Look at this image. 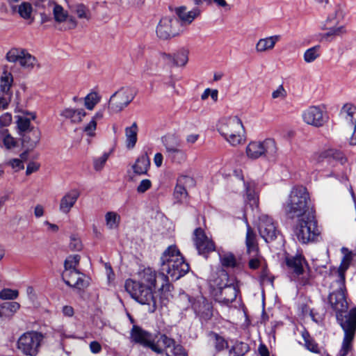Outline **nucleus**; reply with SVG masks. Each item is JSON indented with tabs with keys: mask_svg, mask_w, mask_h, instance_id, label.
Instances as JSON below:
<instances>
[{
	"mask_svg": "<svg viewBox=\"0 0 356 356\" xmlns=\"http://www.w3.org/2000/svg\"><path fill=\"white\" fill-rule=\"evenodd\" d=\"M174 198L179 203L184 202L188 195L187 191L184 186L176 185L174 191Z\"/></svg>",
	"mask_w": 356,
	"mask_h": 356,
	"instance_id": "a18cd8bd",
	"label": "nucleus"
},
{
	"mask_svg": "<svg viewBox=\"0 0 356 356\" xmlns=\"http://www.w3.org/2000/svg\"><path fill=\"white\" fill-rule=\"evenodd\" d=\"M217 129L220 134L232 146L245 141V129L241 120L236 116L221 119Z\"/></svg>",
	"mask_w": 356,
	"mask_h": 356,
	"instance_id": "423d86ee",
	"label": "nucleus"
},
{
	"mask_svg": "<svg viewBox=\"0 0 356 356\" xmlns=\"http://www.w3.org/2000/svg\"><path fill=\"white\" fill-rule=\"evenodd\" d=\"M257 229L261 237L266 243L275 240L279 233L276 222L266 214H261L259 217Z\"/></svg>",
	"mask_w": 356,
	"mask_h": 356,
	"instance_id": "dca6fc26",
	"label": "nucleus"
},
{
	"mask_svg": "<svg viewBox=\"0 0 356 356\" xmlns=\"http://www.w3.org/2000/svg\"><path fill=\"white\" fill-rule=\"evenodd\" d=\"M283 209L286 215L291 219L307 216L310 211H315L311 205L309 194L302 186H294L286 199Z\"/></svg>",
	"mask_w": 356,
	"mask_h": 356,
	"instance_id": "7ed1b4c3",
	"label": "nucleus"
},
{
	"mask_svg": "<svg viewBox=\"0 0 356 356\" xmlns=\"http://www.w3.org/2000/svg\"><path fill=\"white\" fill-rule=\"evenodd\" d=\"M82 245L79 239H72L70 243V248L74 250H80Z\"/></svg>",
	"mask_w": 356,
	"mask_h": 356,
	"instance_id": "774afa93",
	"label": "nucleus"
},
{
	"mask_svg": "<svg viewBox=\"0 0 356 356\" xmlns=\"http://www.w3.org/2000/svg\"><path fill=\"white\" fill-rule=\"evenodd\" d=\"M40 168V164L36 162H30L26 167V174L29 175L36 172Z\"/></svg>",
	"mask_w": 356,
	"mask_h": 356,
	"instance_id": "e2e57ef3",
	"label": "nucleus"
},
{
	"mask_svg": "<svg viewBox=\"0 0 356 356\" xmlns=\"http://www.w3.org/2000/svg\"><path fill=\"white\" fill-rule=\"evenodd\" d=\"M131 341L148 347L157 354L164 353L165 356H187L183 347L177 344L173 339L162 334L154 342L150 333L137 325H134L131 330Z\"/></svg>",
	"mask_w": 356,
	"mask_h": 356,
	"instance_id": "f03ea898",
	"label": "nucleus"
},
{
	"mask_svg": "<svg viewBox=\"0 0 356 356\" xmlns=\"http://www.w3.org/2000/svg\"><path fill=\"white\" fill-rule=\"evenodd\" d=\"M136 92L133 88H122L115 92L108 102V110L111 113H116L122 111L134 99Z\"/></svg>",
	"mask_w": 356,
	"mask_h": 356,
	"instance_id": "4468645a",
	"label": "nucleus"
},
{
	"mask_svg": "<svg viewBox=\"0 0 356 356\" xmlns=\"http://www.w3.org/2000/svg\"><path fill=\"white\" fill-rule=\"evenodd\" d=\"M0 138L2 140L3 146L7 149H11L17 145V140L8 133L6 129H1L0 130Z\"/></svg>",
	"mask_w": 356,
	"mask_h": 356,
	"instance_id": "4c0bfd02",
	"label": "nucleus"
},
{
	"mask_svg": "<svg viewBox=\"0 0 356 356\" xmlns=\"http://www.w3.org/2000/svg\"><path fill=\"white\" fill-rule=\"evenodd\" d=\"M163 58L177 66H184L188 60V51L186 49H181L173 56L170 54H163Z\"/></svg>",
	"mask_w": 356,
	"mask_h": 356,
	"instance_id": "2f4dec72",
	"label": "nucleus"
},
{
	"mask_svg": "<svg viewBox=\"0 0 356 356\" xmlns=\"http://www.w3.org/2000/svg\"><path fill=\"white\" fill-rule=\"evenodd\" d=\"M305 343L307 348L312 352L317 353L318 352V346L317 344L312 339L306 337L303 335Z\"/></svg>",
	"mask_w": 356,
	"mask_h": 356,
	"instance_id": "bf43d9fd",
	"label": "nucleus"
},
{
	"mask_svg": "<svg viewBox=\"0 0 356 356\" xmlns=\"http://www.w3.org/2000/svg\"><path fill=\"white\" fill-rule=\"evenodd\" d=\"M287 92L282 85H280L278 88L272 92L273 99H284L286 98Z\"/></svg>",
	"mask_w": 356,
	"mask_h": 356,
	"instance_id": "6e6d98bb",
	"label": "nucleus"
},
{
	"mask_svg": "<svg viewBox=\"0 0 356 356\" xmlns=\"http://www.w3.org/2000/svg\"><path fill=\"white\" fill-rule=\"evenodd\" d=\"M150 165V161L147 154L140 156L132 165L134 172L138 175H146Z\"/></svg>",
	"mask_w": 356,
	"mask_h": 356,
	"instance_id": "7c9ffc66",
	"label": "nucleus"
},
{
	"mask_svg": "<svg viewBox=\"0 0 356 356\" xmlns=\"http://www.w3.org/2000/svg\"><path fill=\"white\" fill-rule=\"evenodd\" d=\"M11 8L13 11H17L22 18L24 19L31 18L33 6L29 2L24 1L19 6H12Z\"/></svg>",
	"mask_w": 356,
	"mask_h": 356,
	"instance_id": "f704fd0d",
	"label": "nucleus"
},
{
	"mask_svg": "<svg viewBox=\"0 0 356 356\" xmlns=\"http://www.w3.org/2000/svg\"><path fill=\"white\" fill-rule=\"evenodd\" d=\"M280 35H275L270 37L259 39L256 44V51L262 53L272 50L275 44L280 40Z\"/></svg>",
	"mask_w": 356,
	"mask_h": 356,
	"instance_id": "c85d7f7f",
	"label": "nucleus"
},
{
	"mask_svg": "<svg viewBox=\"0 0 356 356\" xmlns=\"http://www.w3.org/2000/svg\"><path fill=\"white\" fill-rule=\"evenodd\" d=\"M86 113L83 108H66L60 112V115L66 120H70L73 124L81 122Z\"/></svg>",
	"mask_w": 356,
	"mask_h": 356,
	"instance_id": "cd10ccee",
	"label": "nucleus"
},
{
	"mask_svg": "<svg viewBox=\"0 0 356 356\" xmlns=\"http://www.w3.org/2000/svg\"><path fill=\"white\" fill-rule=\"evenodd\" d=\"M194 181L192 177L186 175H181L177 179V185L184 186V187L193 185Z\"/></svg>",
	"mask_w": 356,
	"mask_h": 356,
	"instance_id": "4d7b16f0",
	"label": "nucleus"
},
{
	"mask_svg": "<svg viewBox=\"0 0 356 356\" xmlns=\"http://www.w3.org/2000/svg\"><path fill=\"white\" fill-rule=\"evenodd\" d=\"M13 81V75L10 72L4 71L0 77V91L6 95H9Z\"/></svg>",
	"mask_w": 356,
	"mask_h": 356,
	"instance_id": "e433bc0d",
	"label": "nucleus"
},
{
	"mask_svg": "<svg viewBox=\"0 0 356 356\" xmlns=\"http://www.w3.org/2000/svg\"><path fill=\"white\" fill-rule=\"evenodd\" d=\"M214 340V346L218 352L221 351L228 347L227 341L223 337L218 334H215Z\"/></svg>",
	"mask_w": 356,
	"mask_h": 356,
	"instance_id": "3c124183",
	"label": "nucleus"
},
{
	"mask_svg": "<svg viewBox=\"0 0 356 356\" xmlns=\"http://www.w3.org/2000/svg\"><path fill=\"white\" fill-rule=\"evenodd\" d=\"M260 264H261V260L259 258L255 257V258H252L250 259L248 266H249L250 268L255 270L259 268V266H260Z\"/></svg>",
	"mask_w": 356,
	"mask_h": 356,
	"instance_id": "69168bd1",
	"label": "nucleus"
},
{
	"mask_svg": "<svg viewBox=\"0 0 356 356\" xmlns=\"http://www.w3.org/2000/svg\"><path fill=\"white\" fill-rule=\"evenodd\" d=\"M341 251L344 255L337 270L338 276L337 280H339V284L343 286V282H345V273L353 260V254L345 248H343Z\"/></svg>",
	"mask_w": 356,
	"mask_h": 356,
	"instance_id": "393cba45",
	"label": "nucleus"
},
{
	"mask_svg": "<svg viewBox=\"0 0 356 356\" xmlns=\"http://www.w3.org/2000/svg\"><path fill=\"white\" fill-rule=\"evenodd\" d=\"M62 277L67 285L78 289H83L88 285L85 275L77 270H64Z\"/></svg>",
	"mask_w": 356,
	"mask_h": 356,
	"instance_id": "6ab92c4d",
	"label": "nucleus"
},
{
	"mask_svg": "<svg viewBox=\"0 0 356 356\" xmlns=\"http://www.w3.org/2000/svg\"><path fill=\"white\" fill-rule=\"evenodd\" d=\"M245 243L247 246V251L249 254H253V257L256 256L257 254V245L256 243V236L253 232V230L251 229V227L249 226V225H247V233H246V240Z\"/></svg>",
	"mask_w": 356,
	"mask_h": 356,
	"instance_id": "72a5a7b5",
	"label": "nucleus"
},
{
	"mask_svg": "<svg viewBox=\"0 0 356 356\" xmlns=\"http://www.w3.org/2000/svg\"><path fill=\"white\" fill-rule=\"evenodd\" d=\"M165 149V156L172 163L181 164L187 159L186 150L182 148L180 140L175 135H169L162 138Z\"/></svg>",
	"mask_w": 356,
	"mask_h": 356,
	"instance_id": "9b49d317",
	"label": "nucleus"
},
{
	"mask_svg": "<svg viewBox=\"0 0 356 356\" xmlns=\"http://www.w3.org/2000/svg\"><path fill=\"white\" fill-rule=\"evenodd\" d=\"M12 121V116L10 113H6L0 116V124L2 127H7Z\"/></svg>",
	"mask_w": 356,
	"mask_h": 356,
	"instance_id": "052dcab7",
	"label": "nucleus"
},
{
	"mask_svg": "<svg viewBox=\"0 0 356 356\" xmlns=\"http://www.w3.org/2000/svg\"><path fill=\"white\" fill-rule=\"evenodd\" d=\"M90 349L92 353H98L102 350V346L97 341H92L90 344Z\"/></svg>",
	"mask_w": 356,
	"mask_h": 356,
	"instance_id": "338daca9",
	"label": "nucleus"
},
{
	"mask_svg": "<svg viewBox=\"0 0 356 356\" xmlns=\"http://www.w3.org/2000/svg\"><path fill=\"white\" fill-rule=\"evenodd\" d=\"M331 289L332 291L329 296V303L335 312L337 321L344 332L339 354V356H346L352 349L356 332V307L347 312L348 305L345 296V282H343V286H341L339 280H336L332 283Z\"/></svg>",
	"mask_w": 356,
	"mask_h": 356,
	"instance_id": "f257e3e1",
	"label": "nucleus"
},
{
	"mask_svg": "<svg viewBox=\"0 0 356 356\" xmlns=\"http://www.w3.org/2000/svg\"><path fill=\"white\" fill-rule=\"evenodd\" d=\"M120 219V216L115 211H108L105 214L106 225L109 229H118Z\"/></svg>",
	"mask_w": 356,
	"mask_h": 356,
	"instance_id": "58836bf2",
	"label": "nucleus"
},
{
	"mask_svg": "<svg viewBox=\"0 0 356 356\" xmlns=\"http://www.w3.org/2000/svg\"><path fill=\"white\" fill-rule=\"evenodd\" d=\"M138 127L136 122H134L131 127L125 129L126 146L128 149H133L137 142Z\"/></svg>",
	"mask_w": 356,
	"mask_h": 356,
	"instance_id": "473e14b6",
	"label": "nucleus"
},
{
	"mask_svg": "<svg viewBox=\"0 0 356 356\" xmlns=\"http://www.w3.org/2000/svg\"><path fill=\"white\" fill-rule=\"evenodd\" d=\"M156 63L151 58H146L145 63L143 67V71L148 72L152 70L156 67Z\"/></svg>",
	"mask_w": 356,
	"mask_h": 356,
	"instance_id": "680f3d73",
	"label": "nucleus"
},
{
	"mask_svg": "<svg viewBox=\"0 0 356 356\" xmlns=\"http://www.w3.org/2000/svg\"><path fill=\"white\" fill-rule=\"evenodd\" d=\"M245 153L250 159L264 157L274 159L277 154V147L274 139L266 138L262 141H252L246 147Z\"/></svg>",
	"mask_w": 356,
	"mask_h": 356,
	"instance_id": "6e6552de",
	"label": "nucleus"
},
{
	"mask_svg": "<svg viewBox=\"0 0 356 356\" xmlns=\"http://www.w3.org/2000/svg\"><path fill=\"white\" fill-rule=\"evenodd\" d=\"M140 280L137 282L149 286L151 289L158 288L161 291L170 290L168 278L161 271L157 274L152 268H147L140 273Z\"/></svg>",
	"mask_w": 356,
	"mask_h": 356,
	"instance_id": "f8f14e48",
	"label": "nucleus"
},
{
	"mask_svg": "<svg viewBox=\"0 0 356 356\" xmlns=\"http://www.w3.org/2000/svg\"><path fill=\"white\" fill-rule=\"evenodd\" d=\"M80 257L78 254L69 256L65 261V270H76V266L79 264Z\"/></svg>",
	"mask_w": 356,
	"mask_h": 356,
	"instance_id": "09e8293b",
	"label": "nucleus"
},
{
	"mask_svg": "<svg viewBox=\"0 0 356 356\" xmlns=\"http://www.w3.org/2000/svg\"><path fill=\"white\" fill-rule=\"evenodd\" d=\"M35 118L36 115L34 113H26V115L16 116L18 134L20 135L22 133L35 129V128L31 125V121L35 120Z\"/></svg>",
	"mask_w": 356,
	"mask_h": 356,
	"instance_id": "5701e85b",
	"label": "nucleus"
},
{
	"mask_svg": "<svg viewBox=\"0 0 356 356\" xmlns=\"http://www.w3.org/2000/svg\"><path fill=\"white\" fill-rule=\"evenodd\" d=\"M294 233L302 243L318 241L321 230L317 225L315 211H310L307 216L297 219Z\"/></svg>",
	"mask_w": 356,
	"mask_h": 356,
	"instance_id": "0eeeda50",
	"label": "nucleus"
},
{
	"mask_svg": "<svg viewBox=\"0 0 356 356\" xmlns=\"http://www.w3.org/2000/svg\"><path fill=\"white\" fill-rule=\"evenodd\" d=\"M54 19L57 23H63L69 20L72 24V28L76 26V22L72 17H69L68 12L63 7L58 3H54L52 9Z\"/></svg>",
	"mask_w": 356,
	"mask_h": 356,
	"instance_id": "a878e982",
	"label": "nucleus"
},
{
	"mask_svg": "<svg viewBox=\"0 0 356 356\" xmlns=\"http://www.w3.org/2000/svg\"><path fill=\"white\" fill-rule=\"evenodd\" d=\"M201 300H202V303L203 305H201L200 300L195 301L192 303L193 309L198 314H203L204 312H206L207 315L211 313V306L209 302H206L203 298H201Z\"/></svg>",
	"mask_w": 356,
	"mask_h": 356,
	"instance_id": "79ce46f5",
	"label": "nucleus"
},
{
	"mask_svg": "<svg viewBox=\"0 0 356 356\" xmlns=\"http://www.w3.org/2000/svg\"><path fill=\"white\" fill-rule=\"evenodd\" d=\"M99 101V95L95 92H92L87 95L84 98V104L87 109L91 111Z\"/></svg>",
	"mask_w": 356,
	"mask_h": 356,
	"instance_id": "c03bdc74",
	"label": "nucleus"
},
{
	"mask_svg": "<svg viewBox=\"0 0 356 356\" xmlns=\"http://www.w3.org/2000/svg\"><path fill=\"white\" fill-rule=\"evenodd\" d=\"M6 59L11 63H18L26 69H32L38 64L35 57L22 48L10 49L6 54Z\"/></svg>",
	"mask_w": 356,
	"mask_h": 356,
	"instance_id": "2eb2a0df",
	"label": "nucleus"
},
{
	"mask_svg": "<svg viewBox=\"0 0 356 356\" xmlns=\"http://www.w3.org/2000/svg\"><path fill=\"white\" fill-rule=\"evenodd\" d=\"M19 136L21 137L23 146L26 147L27 150H32L38 145L40 140L41 133L38 129H35L33 130L22 133Z\"/></svg>",
	"mask_w": 356,
	"mask_h": 356,
	"instance_id": "4be33fe9",
	"label": "nucleus"
},
{
	"mask_svg": "<svg viewBox=\"0 0 356 356\" xmlns=\"http://www.w3.org/2000/svg\"><path fill=\"white\" fill-rule=\"evenodd\" d=\"M7 163L15 171L21 170L24 168L23 161L19 159H10Z\"/></svg>",
	"mask_w": 356,
	"mask_h": 356,
	"instance_id": "13d9d810",
	"label": "nucleus"
},
{
	"mask_svg": "<svg viewBox=\"0 0 356 356\" xmlns=\"http://www.w3.org/2000/svg\"><path fill=\"white\" fill-rule=\"evenodd\" d=\"M109 157L108 153H104L99 157L93 159V168L95 171L99 172L104 168L108 159Z\"/></svg>",
	"mask_w": 356,
	"mask_h": 356,
	"instance_id": "49530a36",
	"label": "nucleus"
},
{
	"mask_svg": "<svg viewBox=\"0 0 356 356\" xmlns=\"http://www.w3.org/2000/svg\"><path fill=\"white\" fill-rule=\"evenodd\" d=\"M341 119L348 126L356 128V106L352 104H346L340 111Z\"/></svg>",
	"mask_w": 356,
	"mask_h": 356,
	"instance_id": "b1692460",
	"label": "nucleus"
},
{
	"mask_svg": "<svg viewBox=\"0 0 356 356\" xmlns=\"http://www.w3.org/2000/svg\"><path fill=\"white\" fill-rule=\"evenodd\" d=\"M152 186V181L148 179H143L137 186L136 191L138 193H144Z\"/></svg>",
	"mask_w": 356,
	"mask_h": 356,
	"instance_id": "864d4df0",
	"label": "nucleus"
},
{
	"mask_svg": "<svg viewBox=\"0 0 356 356\" xmlns=\"http://www.w3.org/2000/svg\"><path fill=\"white\" fill-rule=\"evenodd\" d=\"M19 296L17 290L10 289H4L0 291V298L1 300H14Z\"/></svg>",
	"mask_w": 356,
	"mask_h": 356,
	"instance_id": "8fccbe9b",
	"label": "nucleus"
},
{
	"mask_svg": "<svg viewBox=\"0 0 356 356\" xmlns=\"http://www.w3.org/2000/svg\"><path fill=\"white\" fill-rule=\"evenodd\" d=\"M72 10L75 13L80 19H90V12L89 9L83 3H78L72 7H70Z\"/></svg>",
	"mask_w": 356,
	"mask_h": 356,
	"instance_id": "37998d69",
	"label": "nucleus"
},
{
	"mask_svg": "<svg viewBox=\"0 0 356 356\" xmlns=\"http://www.w3.org/2000/svg\"><path fill=\"white\" fill-rule=\"evenodd\" d=\"M97 124L94 120H90L83 128V131L88 136H94L95 135V130Z\"/></svg>",
	"mask_w": 356,
	"mask_h": 356,
	"instance_id": "5fc2aeb1",
	"label": "nucleus"
},
{
	"mask_svg": "<svg viewBox=\"0 0 356 356\" xmlns=\"http://www.w3.org/2000/svg\"><path fill=\"white\" fill-rule=\"evenodd\" d=\"M215 284L220 291L222 301L229 304L235 300L238 293V285L235 279L229 278L226 273L222 272L215 280Z\"/></svg>",
	"mask_w": 356,
	"mask_h": 356,
	"instance_id": "9d476101",
	"label": "nucleus"
},
{
	"mask_svg": "<svg viewBox=\"0 0 356 356\" xmlns=\"http://www.w3.org/2000/svg\"><path fill=\"white\" fill-rule=\"evenodd\" d=\"M245 187L246 191L247 198L250 202V204L253 207L258 206V195L255 191L256 184L254 181H251L245 183Z\"/></svg>",
	"mask_w": 356,
	"mask_h": 356,
	"instance_id": "c9c22d12",
	"label": "nucleus"
},
{
	"mask_svg": "<svg viewBox=\"0 0 356 356\" xmlns=\"http://www.w3.org/2000/svg\"><path fill=\"white\" fill-rule=\"evenodd\" d=\"M44 335L37 331H29L22 334L17 341V348L25 355L35 356L40 350Z\"/></svg>",
	"mask_w": 356,
	"mask_h": 356,
	"instance_id": "1a4fd4ad",
	"label": "nucleus"
},
{
	"mask_svg": "<svg viewBox=\"0 0 356 356\" xmlns=\"http://www.w3.org/2000/svg\"><path fill=\"white\" fill-rule=\"evenodd\" d=\"M44 207L41 204H37L34 207V216L35 218H39L44 216Z\"/></svg>",
	"mask_w": 356,
	"mask_h": 356,
	"instance_id": "0e129e2a",
	"label": "nucleus"
},
{
	"mask_svg": "<svg viewBox=\"0 0 356 356\" xmlns=\"http://www.w3.org/2000/svg\"><path fill=\"white\" fill-rule=\"evenodd\" d=\"M179 19L175 17H164L161 19L156 26V35L163 40L176 37L184 32Z\"/></svg>",
	"mask_w": 356,
	"mask_h": 356,
	"instance_id": "ddd939ff",
	"label": "nucleus"
},
{
	"mask_svg": "<svg viewBox=\"0 0 356 356\" xmlns=\"http://www.w3.org/2000/svg\"><path fill=\"white\" fill-rule=\"evenodd\" d=\"M190 267L175 245H170L161 257V271L172 280L184 276Z\"/></svg>",
	"mask_w": 356,
	"mask_h": 356,
	"instance_id": "20e7f679",
	"label": "nucleus"
},
{
	"mask_svg": "<svg viewBox=\"0 0 356 356\" xmlns=\"http://www.w3.org/2000/svg\"><path fill=\"white\" fill-rule=\"evenodd\" d=\"M193 242L200 254L205 255L215 250L214 243L201 228H197L193 233Z\"/></svg>",
	"mask_w": 356,
	"mask_h": 356,
	"instance_id": "f3484780",
	"label": "nucleus"
},
{
	"mask_svg": "<svg viewBox=\"0 0 356 356\" xmlns=\"http://www.w3.org/2000/svg\"><path fill=\"white\" fill-rule=\"evenodd\" d=\"M249 350L246 343L236 341L229 350V356H243Z\"/></svg>",
	"mask_w": 356,
	"mask_h": 356,
	"instance_id": "a19ab883",
	"label": "nucleus"
},
{
	"mask_svg": "<svg viewBox=\"0 0 356 356\" xmlns=\"http://www.w3.org/2000/svg\"><path fill=\"white\" fill-rule=\"evenodd\" d=\"M79 196L80 192L77 189H72L65 193L60 200V212L63 214H68L76 204Z\"/></svg>",
	"mask_w": 356,
	"mask_h": 356,
	"instance_id": "aec40b11",
	"label": "nucleus"
},
{
	"mask_svg": "<svg viewBox=\"0 0 356 356\" xmlns=\"http://www.w3.org/2000/svg\"><path fill=\"white\" fill-rule=\"evenodd\" d=\"M124 287L131 297L140 305H147V311L153 313L157 307V296L155 289L137 282L132 279L127 280Z\"/></svg>",
	"mask_w": 356,
	"mask_h": 356,
	"instance_id": "39448f33",
	"label": "nucleus"
},
{
	"mask_svg": "<svg viewBox=\"0 0 356 356\" xmlns=\"http://www.w3.org/2000/svg\"><path fill=\"white\" fill-rule=\"evenodd\" d=\"M289 270L296 276L302 275L304 272L305 260L301 255L288 257L286 259Z\"/></svg>",
	"mask_w": 356,
	"mask_h": 356,
	"instance_id": "bb28decb",
	"label": "nucleus"
},
{
	"mask_svg": "<svg viewBox=\"0 0 356 356\" xmlns=\"http://www.w3.org/2000/svg\"><path fill=\"white\" fill-rule=\"evenodd\" d=\"M321 49L320 45H315L307 49L303 55L304 60L307 63L315 61L321 56Z\"/></svg>",
	"mask_w": 356,
	"mask_h": 356,
	"instance_id": "ea45409f",
	"label": "nucleus"
},
{
	"mask_svg": "<svg viewBox=\"0 0 356 356\" xmlns=\"http://www.w3.org/2000/svg\"><path fill=\"white\" fill-rule=\"evenodd\" d=\"M175 12L178 17V19L182 27L191 24L201 14V10L198 8H194L191 10H188L184 6L175 8Z\"/></svg>",
	"mask_w": 356,
	"mask_h": 356,
	"instance_id": "412c9836",
	"label": "nucleus"
},
{
	"mask_svg": "<svg viewBox=\"0 0 356 356\" xmlns=\"http://www.w3.org/2000/svg\"><path fill=\"white\" fill-rule=\"evenodd\" d=\"M20 305L17 302H6L0 305V318L10 319L19 309Z\"/></svg>",
	"mask_w": 356,
	"mask_h": 356,
	"instance_id": "c756f323",
	"label": "nucleus"
},
{
	"mask_svg": "<svg viewBox=\"0 0 356 356\" xmlns=\"http://www.w3.org/2000/svg\"><path fill=\"white\" fill-rule=\"evenodd\" d=\"M220 261L223 266L234 267L236 264V260L234 255L230 252L220 255Z\"/></svg>",
	"mask_w": 356,
	"mask_h": 356,
	"instance_id": "de8ad7c7",
	"label": "nucleus"
},
{
	"mask_svg": "<svg viewBox=\"0 0 356 356\" xmlns=\"http://www.w3.org/2000/svg\"><path fill=\"white\" fill-rule=\"evenodd\" d=\"M302 118L305 123L316 127L323 126L325 121L323 110L316 106H309L305 110Z\"/></svg>",
	"mask_w": 356,
	"mask_h": 356,
	"instance_id": "a211bd4d",
	"label": "nucleus"
},
{
	"mask_svg": "<svg viewBox=\"0 0 356 356\" xmlns=\"http://www.w3.org/2000/svg\"><path fill=\"white\" fill-rule=\"evenodd\" d=\"M343 33H345L343 26L333 27L330 29L329 31L323 35V38L330 40L329 38L330 37L340 35Z\"/></svg>",
	"mask_w": 356,
	"mask_h": 356,
	"instance_id": "603ef678",
	"label": "nucleus"
}]
</instances>
